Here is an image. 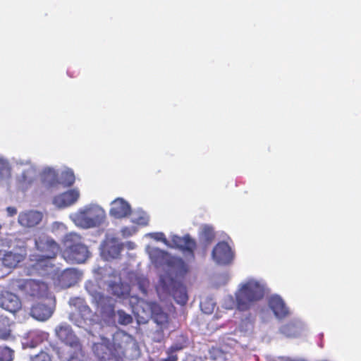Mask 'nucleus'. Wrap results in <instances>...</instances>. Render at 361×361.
Masks as SVG:
<instances>
[{
  "label": "nucleus",
  "mask_w": 361,
  "mask_h": 361,
  "mask_svg": "<svg viewBox=\"0 0 361 361\" xmlns=\"http://www.w3.org/2000/svg\"><path fill=\"white\" fill-rule=\"evenodd\" d=\"M114 250H115V251H114V254H116V255H118V254H119V252H120V251H121V248L120 247V246H119V245H118V246H116V247H114Z\"/></svg>",
  "instance_id": "39"
},
{
  "label": "nucleus",
  "mask_w": 361,
  "mask_h": 361,
  "mask_svg": "<svg viewBox=\"0 0 361 361\" xmlns=\"http://www.w3.org/2000/svg\"><path fill=\"white\" fill-rule=\"evenodd\" d=\"M149 283V281L147 280H142V282L140 283V289L144 293H147V289L145 288V286L146 285H148Z\"/></svg>",
  "instance_id": "35"
},
{
  "label": "nucleus",
  "mask_w": 361,
  "mask_h": 361,
  "mask_svg": "<svg viewBox=\"0 0 361 361\" xmlns=\"http://www.w3.org/2000/svg\"><path fill=\"white\" fill-rule=\"evenodd\" d=\"M11 175V169L8 164L3 159H0V179L9 177Z\"/></svg>",
  "instance_id": "25"
},
{
  "label": "nucleus",
  "mask_w": 361,
  "mask_h": 361,
  "mask_svg": "<svg viewBox=\"0 0 361 361\" xmlns=\"http://www.w3.org/2000/svg\"><path fill=\"white\" fill-rule=\"evenodd\" d=\"M267 294L264 283L254 279H250L240 284L235 293L237 309L240 311L249 310Z\"/></svg>",
  "instance_id": "2"
},
{
  "label": "nucleus",
  "mask_w": 361,
  "mask_h": 361,
  "mask_svg": "<svg viewBox=\"0 0 361 361\" xmlns=\"http://www.w3.org/2000/svg\"><path fill=\"white\" fill-rule=\"evenodd\" d=\"M113 294L121 298H126L129 295V290L122 283H114L111 285Z\"/></svg>",
  "instance_id": "22"
},
{
  "label": "nucleus",
  "mask_w": 361,
  "mask_h": 361,
  "mask_svg": "<svg viewBox=\"0 0 361 361\" xmlns=\"http://www.w3.org/2000/svg\"><path fill=\"white\" fill-rule=\"evenodd\" d=\"M6 211H7L8 215L9 216H13L14 215H16L17 214V209L13 207H7Z\"/></svg>",
  "instance_id": "34"
},
{
  "label": "nucleus",
  "mask_w": 361,
  "mask_h": 361,
  "mask_svg": "<svg viewBox=\"0 0 361 361\" xmlns=\"http://www.w3.org/2000/svg\"><path fill=\"white\" fill-rule=\"evenodd\" d=\"M142 304L149 310L151 317L157 324V329L153 333V340L160 343L164 339V331L169 329L171 323L169 315L157 302L143 301Z\"/></svg>",
  "instance_id": "4"
},
{
  "label": "nucleus",
  "mask_w": 361,
  "mask_h": 361,
  "mask_svg": "<svg viewBox=\"0 0 361 361\" xmlns=\"http://www.w3.org/2000/svg\"><path fill=\"white\" fill-rule=\"evenodd\" d=\"M20 287L25 294L32 297H43L48 292V286L46 283L33 279L24 281Z\"/></svg>",
  "instance_id": "10"
},
{
  "label": "nucleus",
  "mask_w": 361,
  "mask_h": 361,
  "mask_svg": "<svg viewBox=\"0 0 361 361\" xmlns=\"http://www.w3.org/2000/svg\"><path fill=\"white\" fill-rule=\"evenodd\" d=\"M53 314V310L48 305L43 303L34 305L30 310L31 316L38 321H46Z\"/></svg>",
  "instance_id": "19"
},
{
  "label": "nucleus",
  "mask_w": 361,
  "mask_h": 361,
  "mask_svg": "<svg viewBox=\"0 0 361 361\" xmlns=\"http://www.w3.org/2000/svg\"><path fill=\"white\" fill-rule=\"evenodd\" d=\"M61 281L67 283L68 286L75 281L76 271L73 269H65L61 276Z\"/></svg>",
  "instance_id": "23"
},
{
  "label": "nucleus",
  "mask_w": 361,
  "mask_h": 361,
  "mask_svg": "<svg viewBox=\"0 0 361 361\" xmlns=\"http://www.w3.org/2000/svg\"><path fill=\"white\" fill-rule=\"evenodd\" d=\"M171 244L169 243V247L178 248L180 250L187 251L192 255H193L194 250L197 247L195 240L188 234L185 235L183 237L176 235H173L171 237Z\"/></svg>",
  "instance_id": "12"
},
{
  "label": "nucleus",
  "mask_w": 361,
  "mask_h": 361,
  "mask_svg": "<svg viewBox=\"0 0 361 361\" xmlns=\"http://www.w3.org/2000/svg\"><path fill=\"white\" fill-rule=\"evenodd\" d=\"M75 175L72 170L68 169L61 174V180H59L57 173L51 169H48L43 172V180L50 187H54L61 184L65 187H70L75 183Z\"/></svg>",
  "instance_id": "7"
},
{
  "label": "nucleus",
  "mask_w": 361,
  "mask_h": 361,
  "mask_svg": "<svg viewBox=\"0 0 361 361\" xmlns=\"http://www.w3.org/2000/svg\"><path fill=\"white\" fill-rule=\"evenodd\" d=\"M32 361H51V360L48 353L41 351L32 358Z\"/></svg>",
  "instance_id": "29"
},
{
  "label": "nucleus",
  "mask_w": 361,
  "mask_h": 361,
  "mask_svg": "<svg viewBox=\"0 0 361 361\" xmlns=\"http://www.w3.org/2000/svg\"><path fill=\"white\" fill-rule=\"evenodd\" d=\"M131 207L128 202L123 198H117L111 204L109 214L115 219H123L129 216Z\"/></svg>",
  "instance_id": "13"
},
{
  "label": "nucleus",
  "mask_w": 361,
  "mask_h": 361,
  "mask_svg": "<svg viewBox=\"0 0 361 361\" xmlns=\"http://www.w3.org/2000/svg\"><path fill=\"white\" fill-rule=\"evenodd\" d=\"M13 358V351L9 348H3L0 350L1 361H12Z\"/></svg>",
  "instance_id": "26"
},
{
  "label": "nucleus",
  "mask_w": 361,
  "mask_h": 361,
  "mask_svg": "<svg viewBox=\"0 0 361 361\" xmlns=\"http://www.w3.org/2000/svg\"><path fill=\"white\" fill-rule=\"evenodd\" d=\"M268 305L274 315L279 319L285 318L289 314L288 307L286 305L283 299L279 295L270 297Z\"/></svg>",
  "instance_id": "15"
},
{
  "label": "nucleus",
  "mask_w": 361,
  "mask_h": 361,
  "mask_svg": "<svg viewBox=\"0 0 361 361\" xmlns=\"http://www.w3.org/2000/svg\"><path fill=\"white\" fill-rule=\"evenodd\" d=\"M200 238L206 243H211L215 238L214 228L209 225H204L200 234Z\"/></svg>",
  "instance_id": "21"
},
{
  "label": "nucleus",
  "mask_w": 361,
  "mask_h": 361,
  "mask_svg": "<svg viewBox=\"0 0 361 361\" xmlns=\"http://www.w3.org/2000/svg\"><path fill=\"white\" fill-rule=\"evenodd\" d=\"M204 302H200V307H201V309L202 310L206 313V314H210L212 312L213 310H214V307H213V305H212V307H206L205 309L204 308Z\"/></svg>",
  "instance_id": "33"
},
{
  "label": "nucleus",
  "mask_w": 361,
  "mask_h": 361,
  "mask_svg": "<svg viewBox=\"0 0 361 361\" xmlns=\"http://www.w3.org/2000/svg\"><path fill=\"white\" fill-rule=\"evenodd\" d=\"M79 196L78 190L72 189L54 197L53 202L59 208H64L75 203Z\"/></svg>",
  "instance_id": "14"
},
{
  "label": "nucleus",
  "mask_w": 361,
  "mask_h": 361,
  "mask_svg": "<svg viewBox=\"0 0 361 361\" xmlns=\"http://www.w3.org/2000/svg\"><path fill=\"white\" fill-rule=\"evenodd\" d=\"M152 237L158 241H162L165 245L169 246V242L165 238V235L163 233H154L152 234Z\"/></svg>",
  "instance_id": "30"
},
{
  "label": "nucleus",
  "mask_w": 361,
  "mask_h": 361,
  "mask_svg": "<svg viewBox=\"0 0 361 361\" xmlns=\"http://www.w3.org/2000/svg\"><path fill=\"white\" fill-rule=\"evenodd\" d=\"M35 247L37 254L47 255V258H56L61 248L54 238L45 233H40L35 237Z\"/></svg>",
  "instance_id": "6"
},
{
  "label": "nucleus",
  "mask_w": 361,
  "mask_h": 361,
  "mask_svg": "<svg viewBox=\"0 0 361 361\" xmlns=\"http://www.w3.org/2000/svg\"><path fill=\"white\" fill-rule=\"evenodd\" d=\"M105 211L97 205H90L78 211L74 221L75 224L84 228L100 226L105 220Z\"/></svg>",
  "instance_id": "5"
},
{
  "label": "nucleus",
  "mask_w": 361,
  "mask_h": 361,
  "mask_svg": "<svg viewBox=\"0 0 361 361\" xmlns=\"http://www.w3.org/2000/svg\"><path fill=\"white\" fill-rule=\"evenodd\" d=\"M69 305L75 308V310L81 314L82 319L84 317L91 313V310L85 303L83 298L80 297L72 298L69 300Z\"/></svg>",
  "instance_id": "20"
},
{
  "label": "nucleus",
  "mask_w": 361,
  "mask_h": 361,
  "mask_svg": "<svg viewBox=\"0 0 361 361\" xmlns=\"http://www.w3.org/2000/svg\"><path fill=\"white\" fill-rule=\"evenodd\" d=\"M54 259L55 258H47V255L37 253L30 255V260L32 262V267L37 271H47L48 268H51L53 267L51 260Z\"/></svg>",
  "instance_id": "18"
},
{
  "label": "nucleus",
  "mask_w": 361,
  "mask_h": 361,
  "mask_svg": "<svg viewBox=\"0 0 361 361\" xmlns=\"http://www.w3.org/2000/svg\"><path fill=\"white\" fill-rule=\"evenodd\" d=\"M10 336V333L9 332H4L3 334H0V338L4 339V340H6Z\"/></svg>",
  "instance_id": "38"
},
{
  "label": "nucleus",
  "mask_w": 361,
  "mask_h": 361,
  "mask_svg": "<svg viewBox=\"0 0 361 361\" xmlns=\"http://www.w3.org/2000/svg\"><path fill=\"white\" fill-rule=\"evenodd\" d=\"M153 252L155 253V254H157V255H160L161 256L164 255L165 254H166V252L159 249V248H156L153 250Z\"/></svg>",
  "instance_id": "37"
},
{
  "label": "nucleus",
  "mask_w": 361,
  "mask_h": 361,
  "mask_svg": "<svg viewBox=\"0 0 361 361\" xmlns=\"http://www.w3.org/2000/svg\"><path fill=\"white\" fill-rule=\"evenodd\" d=\"M178 270L171 269L159 278L157 286V291L159 295H171L175 301L180 305L187 303L188 297L186 287L183 284L181 279L188 271L183 261L179 260Z\"/></svg>",
  "instance_id": "1"
},
{
  "label": "nucleus",
  "mask_w": 361,
  "mask_h": 361,
  "mask_svg": "<svg viewBox=\"0 0 361 361\" xmlns=\"http://www.w3.org/2000/svg\"><path fill=\"white\" fill-rule=\"evenodd\" d=\"M42 215L37 211H28L22 212L18 216L19 224L24 227H33L37 225L42 220Z\"/></svg>",
  "instance_id": "16"
},
{
  "label": "nucleus",
  "mask_w": 361,
  "mask_h": 361,
  "mask_svg": "<svg viewBox=\"0 0 361 361\" xmlns=\"http://www.w3.org/2000/svg\"><path fill=\"white\" fill-rule=\"evenodd\" d=\"M33 173H34V170L30 169L27 171H24L22 173L21 182L23 185H30L32 183L33 179H32V176H27V174Z\"/></svg>",
  "instance_id": "27"
},
{
  "label": "nucleus",
  "mask_w": 361,
  "mask_h": 361,
  "mask_svg": "<svg viewBox=\"0 0 361 361\" xmlns=\"http://www.w3.org/2000/svg\"><path fill=\"white\" fill-rule=\"evenodd\" d=\"M117 315L118 317V322L121 325H128L133 321V317L123 310H118Z\"/></svg>",
  "instance_id": "24"
},
{
  "label": "nucleus",
  "mask_w": 361,
  "mask_h": 361,
  "mask_svg": "<svg viewBox=\"0 0 361 361\" xmlns=\"http://www.w3.org/2000/svg\"><path fill=\"white\" fill-rule=\"evenodd\" d=\"M69 319L73 322L75 325L80 326V322L78 321V319H76V314L74 312H71L69 314Z\"/></svg>",
  "instance_id": "32"
},
{
  "label": "nucleus",
  "mask_w": 361,
  "mask_h": 361,
  "mask_svg": "<svg viewBox=\"0 0 361 361\" xmlns=\"http://www.w3.org/2000/svg\"><path fill=\"white\" fill-rule=\"evenodd\" d=\"M106 349V347L102 343H96L93 346V350L94 353L100 358H104V350Z\"/></svg>",
  "instance_id": "28"
},
{
  "label": "nucleus",
  "mask_w": 361,
  "mask_h": 361,
  "mask_svg": "<svg viewBox=\"0 0 361 361\" xmlns=\"http://www.w3.org/2000/svg\"><path fill=\"white\" fill-rule=\"evenodd\" d=\"M212 257L219 264H228L233 259V252L229 245L224 241L218 243L213 248Z\"/></svg>",
  "instance_id": "9"
},
{
  "label": "nucleus",
  "mask_w": 361,
  "mask_h": 361,
  "mask_svg": "<svg viewBox=\"0 0 361 361\" xmlns=\"http://www.w3.org/2000/svg\"><path fill=\"white\" fill-rule=\"evenodd\" d=\"M173 350L171 348L168 352V357L165 359L161 360V361H177L178 356L173 353Z\"/></svg>",
  "instance_id": "31"
},
{
  "label": "nucleus",
  "mask_w": 361,
  "mask_h": 361,
  "mask_svg": "<svg viewBox=\"0 0 361 361\" xmlns=\"http://www.w3.org/2000/svg\"><path fill=\"white\" fill-rule=\"evenodd\" d=\"M0 307L12 313L21 309V301L14 293L9 291H1L0 293Z\"/></svg>",
  "instance_id": "11"
},
{
  "label": "nucleus",
  "mask_w": 361,
  "mask_h": 361,
  "mask_svg": "<svg viewBox=\"0 0 361 361\" xmlns=\"http://www.w3.org/2000/svg\"><path fill=\"white\" fill-rule=\"evenodd\" d=\"M293 327H294L293 325H292V324H287V325H285V326H283L282 327L281 331H282L283 333L286 334L288 330L291 329Z\"/></svg>",
  "instance_id": "36"
},
{
  "label": "nucleus",
  "mask_w": 361,
  "mask_h": 361,
  "mask_svg": "<svg viewBox=\"0 0 361 361\" xmlns=\"http://www.w3.org/2000/svg\"><path fill=\"white\" fill-rule=\"evenodd\" d=\"M65 249L62 252L64 259L71 264H81L89 257L87 247L81 243V238L75 233H68L64 237Z\"/></svg>",
  "instance_id": "3"
},
{
  "label": "nucleus",
  "mask_w": 361,
  "mask_h": 361,
  "mask_svg": "<svg viewBox=\"0 0 361 361\" xmlns=\"http://www.w3.org/2000/svg\"><path fill=\"white\" fill-rule=\"evenodd\" d=\"M25 258V256L20 253L11 251L4 253L1 262V273H5L3 271L4 268L11 269L16 267L18 263L23 261ZM6 273L7 274L8 271Z\"/></svg>",
  "instance_id": "17"
},
{
  "label": "nucleus",
  "mask_w": 361,
  "mask_h": 361,
  "mask_svg": "<svg viewBox=\"0 0 361 361\" xmlns=\"http://www.w3.org/2000/svg\"><path fill=\"white\" fill-rule=\"evenodd\" d=\"M56 336L66 345L81 350L82 345L79 338L74 334L70 325L61 324L55 329Z\"/></svg>",
  "instance_id": "8"
}]
</instances>
